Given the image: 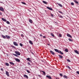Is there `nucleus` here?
Masks as SVG:
<instances>
[{"instance_id": "nucleus-1", "label": "nucleus", "mask_w": 79, "mask_h": 79, "mask_svg": "<svg viewBox=\"0 0 79 79\" xmlns=\"http://www.w3.org/2000/svg\"><path fill=\"white\" fill-rule=\"evenodd\" d=\"M15 53L17 55L19 56V55H21V54H20V53H19V52H18V51H15Z\"/></svg>"}, {"instance_id": "nucleus-2", "label": "nucleus", "mask_w": 79, "mask_h": 79, "mask_svg": "<svg viewBox=\"0 0 79 79\" xmlns=\"http://www.w3.org/2000/svg\"><path fill=\"white\" fill-rule=\"evenodd\" d=\"M6 74L8 76V77H9L10 76V75H9V72L7 71H6Z\"/></svg>"}, {"instance_id": "nucleus-3", "label": "nucleus", "mask_w": 79, "mask_h": 79, "mask_svg": "<svg viewBox=\"0 0 79 79\" xmlns=\"http://www.w3.org/2000/svg\"><path fill=\"white\" fill-rule=\"evenodd\" d=\"M14 45H15V46H18V44H17V43L16 42H13Z\"/></svg>"}, {"instance_id": "nucleus-4", "label": "nucleus", "mask_w": 79, "mask_h": 79, "mask_svg": "<svg viewBox=\"0 0 79 79\" xmlns=\"http://www.w3.org/2000/svg\"><path fill=\"white\" fill-rule=\"evenodd\" d=\"M67 36H68V37H70V38H72V36L70 34L68 33H67Z\"/></svg>"}, {"instance_id": "nucleus-5", "label": "nucleus", "mask_w": 79, "mask_h": 79, "mask_svg": "<svg viewBox=\"0 0 79 79\" xmlns=\"http://www.w3.org/2000/svg\"><path fill=\"white\" fill-rule=\"evenodd\" d=\"M23 77H25V78H27V79H28V78H29L28 76H27V75L26 74H24L23 75Z\"/></svg>"}, {"instance_id": "nucleus-6", "label": "nucleus", "mask_w": 79, "mask_h": 79, "mask_svg": "<svg viewBox=\"0 0 79 79\" xmlns=\"http://www.w3.org/2000/svg\"><path fill=\"white\" fill-rule=\"evenodd\" d=\"M47 8H48V10H53V9H52V8L49 7L47 6Z\"/></svg>"}, {"instance_id": "nucleus-7", "label": "nucleus", "mask_w": 79, "mask_h": 79, "mask_svg": "<svg viewBox=\"0 0 79 79\" xmlns=\"http://www.w3.org/2000/svg\"><path fill=\"white\" fill-rule=\"evenodd\" d=\"M57 4L60 6V7H63V6L61 4L59 3H57Z\"/></svg>"}, {"instance_id": "nucleus-8", "label": "nucleus", "mask_w": 79, "mask_h": 79, "mask_svg": "<svg viewBox=\"0 0 79 79\" xmlns=\"http://www.w3.org/2000/svg\"><path fill=\"white\" fill-rule=\"evenodd\" d=\"M15 61H17V62H20V60L18 58H16L15 60Z\"/></svg>"}, {"instance_id": "nucleus-9", "label": "nucleus", "mask_w": 79, "mask_h": 79, "mask_svg": "<svg viewBox=\"0 0 79 79\" xmlns=\"http://www.w3.org/2000/svg\"><path fill=\"white\" fill-rule=\"evenodd\" d=\"M0 10L2 11H4V9L3 8L1 7H0Z\"/></svg>"}, {"instance_id": "nucleus-10", "label": "nucleus", "mask_w": 79, "mask_h": 79, "mask_svg": "<svg viewBox=\"0 0 79 79\" xmlns=\"http://www.w3.org/2000/svg\"><path fill=\"white\" fill-rule=\"evenodd\" d=\"M9 63L10 64H11V65H15V64L13 63V62L10 61Z\"/></svg>"}, {"instance_id": "nucleus-11", "label": "nucleus", "mask_w": 79, "mask_h": 79, "mask_svg": "<svg viewBox=\"0 0 79 79\" xmlns=\"http://www.w3.org/2000/svg\"><path fill=\"white\" fill-rule=\"evenodd\" d=\"M46 77L49 79H52V77H51L50 76L47 75Z\"/></svg>"}, {"instance_id": "nucleus-12", "label": "nucleus", "mask_w": 79, "mask_h": 79, "mask_svg": "<svg viewBox=\"0 0 79 79\" xmlns=\"http://www.w3.org/2000/svg\"><path fill=\"white\" fill-rule=\"evenodd\" d=\"M50 52L52 55H55V52H53L52 51H50Z\"/></svg>"}, {"instance_id": "nucleus-13", "label": "nucleus", "mask_w": 79, "mask_h": 79, "mask_svg": "<svg viewBox=\"0 0 79 79\" xmlns=\"http://www.w3.org/2000/svg\"><path fill=\"white\" fill-rule=\"evenodd\" d=\"M54 50L55 51V52H57L58 53H59V52H60V50L56 49H54Z\"/></svg>"}, {"instance_id": "nucleus-14", "label": "nucleus", "mask_w": 79, "mask_h": 79, "mask_svg": "<svg viewBox=\"0 0 79 79\" xmlns=\"http://www.w3.org/2000/svg\"><path fill=\"white\" fill-rule=\"evenodd\" d=\"M74 51L75 52V53H77V54H79V52H78V51H77V50H75Z\"/></svg>"}, {"instance_id": "nucleus-15", "label": "nucleus", "mask_w": 79, "mask_h": 79, "mask_svg": "<svg viewBox=\"0 0 79 79\" xmlns=\"http://www.w3.org/2000/svg\"><path fill=\"white\" fill-rule=\"evenodd\" d=\"M29 21L30 23H31V24L33 23L32 20H31V19H29Z\"/></svg>"}, {"instance_id": "nucleus-16", "label": "nucleus", "mask_w": 79, "mask_h": 79, "mask_svg": "<svg viewBox=\"0 0 79 79\" xmlns=\"http://www.w3.org/2000/svg\"><path fill=\"white\" fill-rule=\"evenodd\" d=\"M2 19L3 21H4L5 22H6V20L3 18H2Z\"/></svg>"}, {"instance_id": "nucleus-17", "label": "nucleus", "mask_w": 79, "mask_h": 79, "mask_svg": "<svg viewBox=\"0 0 79 79\" xmlns=\"http://www.w3.org/2000/svg\"><path fill=\"white\" fill-rule=\"evenodd\" d=\"M59 53H60L61 55H64L63 53L61 51L59 50Z\"/></svg>"}, {"instance_id": "nucleus-18", "label": "nucleus", "mask_w": 79, "mask_h": 79, "mask_svg": "<svg viewBox=\"0 0 79 79\" xmlns=\"http://www.w3.org/2000/svg\"><path fill=\"white\" fill-rule=\"evenodd\" d=\"M6 37L7 39H10V37L8 35H6Z\"/></svg>"}, {"instance_id": "nucleus-19", "label": "nucleus", "mask_w": 79, "mask_h": 79, "mask_svg": "<svg viewBox=\"0 0 79 79\" xmlns=\"http://www.w3.org/2000/svg\"><path fill=\"white\" fill-rule=\"evenodd\" d=\"M29 44H30L31 45H32V44H33V43H32V41L31 40L29 41Z\"/></svg>"}, {"instance_id": "nucleus-20", "label": "nucleus", "mask_w": 79, "mask_h": 79, "mask_svg": "<svg viewBox=\"0 0 79 79\" xmlns=\"http://www.w3.org/2000/svg\"><path fill=\"white\" fill-rule=\"evenodd\" d=\"M41 72H42V73H43V75H44V76H45V75H46L45 72L44 71H41Z\"/></svg>"}, {"instance_id": "nucleus-21", "label": "nucleus", "mask_w": 79, "mask_h": 79, "mask_svg": "<svg viewBox=\"0 0 79 79\" xmlns=\"http://www.w3.org/2000/svg\"><path fill=\"white\" fill-rule=\"evenodd\" d=\"M2 37H3V39H6V36H5L3 35H2Z\"/></svg>"}, {"instance_id": "nucleus-22", "label": "nucleus", "mask_w": 79, "mask_h": 79, "mask_svg": "<svg viewBox=\"0 0 79 79\" xmlns=\"http://www.w3.org/2000/svg\"><path fill=\"white\" fill-rule=\"evenodd\" d=\"M63 77L65 79H67L68 78V77L65 75H63Z\"/></svg>"}, {"instance_id": "nucleus-23", "label": "nucleus", "mask_w": 79, "mask_h": 79, "mask_svg": "<svg viewBox=\"0 0 79 79\" xmlns=\"http://www.w3.org/2000/svg\"><path fill=\"white\" fill-rule=\"evenodd\" d=\"M74 2L75 3H77V4H79V2H77V1L76 0H74Z\"/></svg>"}, {"instance_id": "nucleus-24", "label": "nucleus", "mask_w": 79, "mask_h": 79, "mask_svg": "<svg viewBox=\"0 0 79 79\" xmlns=\"http://www.w3.org/2000/svg\"><path fill=\"white\" fill-rule=\"evenodd\" d=\"M12 55H14V56H16V57H18V55L16 54H12Z\"/></svg>"}, {"instance_id": "nucleus-25", "label": "nucleus", "mask_w": 79, "mask_h": 79, "mask_svg": "<svg viewBox=\"0 0 79 79\" xmlns=\"http://www.w3.org/2000/svg\"><path fill=\"white\" fill-rule=\"evenodd\" d=\"M5 65H6V66H9V64H8V63L6 62L5 63Z\"/></svg>"}, {"instance_id": "nucleus-26", "label": "nucleus", "mask_w": 79, "mask_h": 79, "mask_svg": "<svg viewBox=\"0 0 79 79\" xmlns=\"http://www.w3.org/2000/svg\"><path fill=\"white\" fill-rule=\"evenodd\" d=\"M43 2L44 3V4H47V2H45V1H43Z\"/></svg>"}, {"instance_id": "nucleus-27", "label": "nucleus", "mask_w": 79, "mask_h": 79, "mask_svg": "<svg viewBox=\"0 0 79 79\" xmlns=\"http://www.w3.org/2000/svg\"><path fill=\"white\" fill-rule=\"evenodd\" d=\"M51 35L52 37H55V35H53V34L52 33H51Z\"/></svg>"}, {"instance_id": "nucleus-28", "label": "nucleus", "mask_w": 79, "mask_h": 79, "mask_svg": "<svg viewBox=\"0 0 79 79\" xmlns=\"http://www.w3.org/2000/svg\"><path fill=\"white\" fill-rule=\"evenodd\" d=\"M65 52H68V49H65Z\"/></svg>"}, {"instance_id": "nucleus-29", "label": "nucleus", "mask_w": 79, "mask_h": 79, "mask_svg": "<svg viewBox=\"0 0 79 79\" xmlns=\"http://www.w3.org/2000/svg\"><path fill=\"white\" fill-rule=\"evenodd\" d=\"M58 56L60 58H62L63 57V56H62L60 55H58Z\"/></svg>"}, {"instance_id": "nucleus-30", "label": "nucleus", "mask_w": 79, "mask_h": 79, "mask_svg": "<svg viewBox=\"0 0 79 79\" xmlns=\"http://www.w3.org/2000/svg\"><path fill=\"white\" fill-rule=\"evenodd\" d=\"M69 40L70 42H73V41L72 39L70 38L69 39Z\"/></svg>"}, {"instance_id": "nucleus-31", "label": "nucleus", "mask_w": 79, "mask_h": 79, "mask_svg": "<svg viewBox=\"0 0 79 79\" xmlns=\"http://www.w3.org/2000/svg\"><path fill=\"white\" fill-rule=\"evenodd\" d=\"M21 3L22 4H23V5H26V4L25 2H22Z\"/></svg>"}, {"instance_id": "nucleus-32", "label": "nucleus", "mask_w": 79, "mask_h": 79, "mask_svg": "<svg viewBox=\"0 0 79 79\" xmlns=\"http://www.w3.org/2000/svg\"><path fill=\"white\" fill-rule=\"evenodd\" d=\"M59 75L60 76H61V77H63V74L62 73H60L59 74Z\"/></svg>"}, {"instance_id": "nucleus-33", "label": "nucleus", "mask_w": 79, "mask_h": 79, "mask_svg": "<svg viewBox=\"0 0 79 79\" xmlns=\"http://www.w3.org/2000/svg\"><path fill=\"white\" fill-rule=\"evenodd\" d=\"M67 67L68 68H69V69H71V68H70V67H69V66H67Z\"/></svg>"}, {"instance_id": "nucleus-34", "label": "nucleus", "mask_w": 79, "mask_h": 79, "mask_svg": "<svg viewBox=\"0 0 79 79\" xmlns=\"http://www.w3.org/2000/svg\"><path fill=\"white\" fill-rule=\"evenodd\" d=\"M26 71L28 73H30V72L28 70H26Z\"/></svg>"}, {"instance_id": "nucleus-35", "label": "nucleus", "mask_w": 79, "mask_h": 79, "mask_svg": "<svg viewBox=\"0 0 79 79\" xmlns=\"http://www.w3.org/2000/svg\"><path fill=\"white\" fill-rule=\"evenodd\" d=\"M7 24H10V22L8 21H7L6 22Z\"/></svg>"}, {"instance_id": "nucleus-36", "label": "nucleus", "mask_w": 79, "mask_h": 79, "mask_svg": "<svg viewBox=\"0 0 79 79\" xmlns=\"http://www.w3.org/2000/svg\"><path fill=\"white\" fill-rule=\"evenodd\" d=\"M59 37H62V35H61V34H59Z\"/></svg>"}, {"instance_id": "nucleus-37", "label": "nucleus", "mask_w": 79, "mask_h": 79, "mask_svg": "<svg viewBox=\"0 0 79 79\" xmlns=\"http://www.w3.org/2000/svg\"><path fill=\"white\" fill-rule=\"evenodd\" d=\"M67 61H68V62H71V60H70L69 59H67Z\"/></svg>"}, {"instance_id": "nucleus-38", "label": "nucleus", "mask_w": 79, "mask_h": 79, "mask_svg": "<svg viewBox=\"0 0 79 79\" xmlns=\"http://www.w3.org/2000/svg\"><path fill=\"white\" fill-rule=\"evenodd\" d=\"M58 12H59V13H61V14H63V12H62L60 11V10H59L58 11Z\"/></svg>"}, {"instance_id": "nucleus-39", "label": "nucleus", "mask_w": 79, "mask_h": 79, "mask_svg": "<svg viewBox=\"0 0 79 79\" xmlns=\"http://www.w3.org/2000/svg\"><path fill=\"white\" fill-rule=\"evenodd\" d=\"M20 45L21 47H23V44H22L21 43H20Z\"/></svg>"}, {"instance_id": "nucleus-40", "label": "nucleus", "mask_w": 79, "mask_h": 79, "mask_svg": "<svg viewBox=\"0 0 79 79\" xmlns=\"http://www.w3.org/2000/svg\"><path fill=\"white\" fill-rule=\"evenodd\" d=\"M30 59H31V58H27V60H28V61H30Z\"/></svg>"}, {"instance_id": "nucleus-41", "label": "nucleus", "mask_w": 79, "mask_h": 79, "mask_svg": "<svg viewBox=\"0 0 79 79\" xmlns=\"http://www.w3.org/2000/svg\"><path fill=\"white\" fill-rule=\"evenodd\" d=\"M60 18H63V16H62L61 15H60L59 16Z\"/></svg>"}, {"instance_id": "nucleus-42", "label": "nucleus", "mask_w": 79, "mask_h": 79, "mask_svg": "<svg viewBox=\"0 0 79 79\" xmlns=\"http://www.w3.org/2000/svg\"><path fill=\"white\" fill-rule=\"evenodd\" d=\"M1 70L2 71H4L3 69L2 68H1Z\"/></svg>"}, {"instance_id": "nucleus-43", "label": "nucleus", "mask_w": 79, "mask_h": 79, "mask_svg": "<svg viewBox=\"0 0 79 79\" xmlns=\"http://www.w3.org/2000/svg\"><path fill=\"white\" fill-rule=\"evenodd\" d=\"M21 35L22 37H24V35L23 34H21Z\"/></svg>"}, {"instance_id": "nucleus-44", "label": "nucleus", "mask_w": 79, "mask_h": 79, "mask_svg": "<svg viewBox=\"0 0 79 79\" xmlns=\"http://www.w3.org/2000/svg\"><path fill=\"white\" fill-rule=\"evenodd\" d=\"M51 16H52V17H53V16H54L53 15L52 13L51 14Z\"/></svg>"}, {"instance_id": "nucleus-45", "label": "nucleus", "mask_w": 79, "mask_h": 79, "mask_svg": "<svg viewBox=\"0 0 79 79\" xmlns=\"http://www.w3.org/2000/svg\"><path fill=\"white\" fill-rule=\"evenodd\" d=\"M71 4L72 5H74V3L73 2H71Z\"/></svg>"}, {"instance_id": "nucleus-46", "label": "nucleus", "mask_w": 79, "mask_h": 79, "mask_svg": "<svg viewBox=\"0 0 79 79\" xmlns=\"http://www.w3.org/2000/svg\"><path fill=\"white\" fill-rule=\"evenodd\" d=\"M77 74H78L79 75V71H77Z\"/></svg>"}, {"instance_id": "nucleus-47", "label": "nucleus", "mask_w": 79, "mask_h": 79, "mask_svg": "<svg viewBox=\"0 0 79 79\" xmlns=\"http://www.w3.org/2000/svg\"><path fill=\"white\" fill-rule=\"evenodd\" d=\"M28 65H31V64L29 62H28Z\"/></svg>"}, {"instance_id": "nucleus-48", "label": "nucleus", "mask_w": 79, "mask_h": 79, "mask_svg": "<svg viewBox=\"0 0 79 79\" xmlns=\"http://www.w3.org/2000/svg\"><path fill=\"white\" fill-rule=\"evenodd\" d=\"M38 76H39L40 77H42V76L40 75H38Z\"/></svg>"}, {"instance_id": "nucleus-49", "label": "nucleus", "mask_w": 79, "mask_h": 79, "mask_svg": "<svg viewBox=\"0 0 79 79\" xmlns=\"http://www.w3.org/2000/svg\"><path fill=\"white\" fill-rule=\"evenodd\" d=\"M12 47H13V48H15V46H12Z\"/></svg>"}, {"instance_id": "nucleus-50", "label": "nucleus", "mask_w": 79, "mask_h": 79, "mask_svg": "<svg viewBox=\"0 0 79 79\" xmlns=\"http://www.w3.org/2000/svg\"><path fill=\"white\" fill-rule=\"evenodd\" d=\"M43 38H46V37H45V36H43Z\"/></svg>"}, {"instance_id": "nucleus-51", "label": "nucleus", "mask_w": 79, "mask_h": 79, "mask_svg": "<svg viewBox=\"0 0 79 79\" xmlns=\"http://www.w3.org/2000/svg\"><path fill=\"white\" fill-rule=\"evenodd\" d=\"M29 62H30V63H31L32 62V61L31 60H29Z\"/></svg>"}, {"instance_id": "nucleus-52", "label": "nucleus", "mask_w": 79, "mask_h": 79, "mask_svg": "<svg viewBox=\"0 0 79 79\" xmlns=\"http://www.w3.org/2000/svg\"><path fill=\"white\" fill-rule=\"evenodd\" d=\"M0 15H2V13L0 12Z\"/></svg>"}, {"instance_id": "nucleus-53", "label": "nucleus", "mask_w": 79, "mask_h": 79, "mask_svg": "<svg viewBox=\"0 0 79 79\" xmlns=\"http://www.w3.org/2000/svg\"><path fill=\"white\" fill-rule=\"evenodd\" d=\"M40 36H42V35L40 34Z\"/></svg>"}, {"instance_id": "nucleus-54", "label": "nucleus", "mask_w": 79, "mask_h": 79, "mask_svg": "<svg viewBox=\"0 0 79 79\" xmlns=\"http://www.w3.org/2000/svg\"><path fill=\"white\" fill-rule=\"evenodd\" d=\"M0 3H3V2H0Z\"/></svg>"}, {"instance_id": "nucleus-55", "label": "nucleus", "mask_w": 79, "mask_h": 79, "mask_svg": "<svg viewBox=\"0 0 79 79\" xmlns=\"http://www.w3.org/2000/svg\"><path fill=\"white\" fill-rule=\"evenodd\" d=\"M1 28V26H0V28Z\"/></svg>"}, {"instance_id": "nucleus-56", "label": "nucleus", "mask_w": 79, "mask_h": 79, "mask_svg": "<svg viewBox=\"0 0 79 79\" xmlns=\"http://www.w3.org/2000/svg\"><path fill=\"white\" fill-rule=\"evenodd\" d=\"M33 53H32V54H33Z\"/></svg>"}]
</instances>
